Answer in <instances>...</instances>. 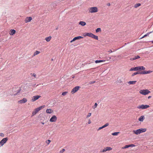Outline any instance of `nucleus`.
I'll return each mask as SVG.
<instances>
[{
    "label": "nucleus",
    "mask_w": 153,
    "mask_h": 153,
    "mask_svg": "<svg viewBox=\"0 0 153 153\" xmlns=\"http://www.w3.org/2000/svg\"><path fill=\"white\" fill-rule=\"evenodd\" d=\"M91 123V121L90 120H89L88 121V123L89 124H90Z\"/></svg>",
    "instance_id": "46"
},
{
    "label": "nucleus",
    "mask_w": 153,
    "mask_h": 153,
    "mask_svg": "<svg viewBox=\"0 0 153 153\" xmlns=\"http://www.w3.org/2000/svg\"><path fill=\"white\" fill-rule=\"evenodd\" d=\"M153 32V31H151V32H148V33L146 34H145V35H144L142 37H141L140 39H142V38H144V37L147 36H148L150 34L152 33V32Z\"/></svg>",
    "instance_id": "24"
},
{
    "label": "nucleus",
    "mask_w": 153,
    "mask_h": 153,
    "mask_svg": "<svg viewBox=\"0 0 153 153\" xmlns=\"http://www.w3.org/2000/svg\"><path fill=\"white\" fill-rule=\"evenodd\" d=\"M91 113H89L88 114V115L87 116V118H88V117H90L91 116Z\"/></svg>",
    "instance_id": "42"
},
{
    "label": "nucleus",
    "mask_w": 153,
    "mask_h": 153,
    "mask_svg": "<svg viewBox=\"0 0 153 153\" xmlns=\"http://www.w3.org/2000/svg\"><path fill=\"white\" fill-rule=\"evenodd\" d=\"M38 85H37L36 86H38Z\"/></svg>",
    "instance_id": "60"
},
{
    "label": "nucleus",
    "mask_w": 153,
    "mask_h": 153,
    "mask_svg": "<svg viewBox=\"0 0 153 153\" xmlns=\"http://www.w3.org/2000/svg\"><path fill=\"white\" fill-rule=\"evenodd\" d=\"M91 37L97 40H98V36L94 35L93 34L92 35Z\"/></svg>",
    "instance_id": "25"
},
{
    "label": "nucleus",
    "mask_w": 153,
    "mask_h": 153,
    "mask_svg": "<svg viewBox=\"0 0 153 153\" xmlns=\"http://www.w3.org/2000/svg\"><path fill=\"white\" fill-rule=\"evenodd\" d=\"M100 31H101V29L100 28H98L96 30V33H98Z\"/></svg>",
    "instance_id": "33"
},
{
    "label": "nucleus",
    "mask_w": 153,
    "mask_h": 153,
    "mask_svg": "<svg viewBox=\"0 0 153 153\" xmlns=\"http://www.w3.org/2000/svg\"><path fill=\"white\" fill-rule=\"evenodd\" d=\"M145 119V117L144 116H142L140 117L138 119V120L141 122L143 121L144 119Z\"/></svg>",
    "instance_id": "21"
},
{
    "label": "nucleus",
    "mask_w": 153,
    "mask_h": 153,
    "mask_svg": "<svg viewBox=\"0 0 153 153\" xmlns=\"http://www.w3.org/2000/svg\"><path fill=\"white\" fill-rule=\"evenodd\" d=\"M110 5H111V4H110V3H108V4H107V6H110Z\"/></svg>",
    "instance_id": "50"
},
{
    "label": "nucleus",
    "mask_w": 153,
    "mask_h": 153,
    "mask_svg": "<svg viewBox=\"0 0 153 153\" xmlns=\"http://www.w3.org/2000/svg\"><path fill=\"white\" fill-rule=\"evenodd\" d=\"M138 74H142L141 71H138L137 72H135L132 75V76H134Z\"/></svg>",
    "instance_id": "18"
},
{
    "label": "nucleus",
    "mask_w": 153,
    "mask_h": 153,
    "mask_svg": "<svg viewBox=\"0 0 153 153\" xmlns=\"http://www.w3.org/2000/svg\"><path fill=\"white\" fill-rule=\"evenodd\" d=\"M129 147H134L135 146L133 144H129Z\"/></svg>",
    "instance_id": "38"
},
{
    "label": "nucleus",
    "mask_w": 153,
    "mask_h": 153,
    "mask_svg": "<svg viewBox=\"0 0 153 153\" xmlns=\"http://www.w3.org/2000/svg\"><path fill=\"white\" fill-rule=\"evenodd\" d=\"M152 72L151 71H141L142 74H146L150 73Z\"/></svg>",
    "instance_id": "14"
},
{
    "label": "nucleus",
    "mask_w": 153,
    "mask_h": 153,
    "mask_svg": "<svg viewBox=\"0 0 153 153\" xmlns=\"http://www.w3.org/2000/svg\"><path fill=\"white\" fill-rule=\"evenodd\" d=\"M97 103H95L94 104V106H93L92 107V108L93 109H95V108H96L97 106Z\"/></svg>",
    "instance_id": "34"
},
{
    "label": "nucleus",
    "mask_w": 153,
    "mask_h": 153,
    "mask_svg": "<svg viewBox=\"0 0 153 153\" xmlns=\"http://www.w3.org/2000/svg\"><path fill=\"white\" fill-rule=\"evenodd\" d=\"M41 97V96L40 95H36L33 96L32 98L31 101L32 102H34L36 100H38Z\"/></svg>",
    "instance_id": "9"
},
{
    "label": "nucleus",
    "mask_w": 153,
    "mask_h": 153,
    "mask_svg": "<svg viewBox=\"0 0 153 153\" xmlns=\"http://www.w3.org/2000/svg\"><path fill=\"white\" fill-rule=\"evenodd\" d=\"M41 123L43 125H44L45 123H44L42 122H41Z\"/></svg>",
    "instance_id": "53"
},
{
    "label": "nucleus",
    "mask_w": 153,
    "mask_h": 153,
    "mask_svg": "<svg viewBox=\"0 0 153 153\" xmlns=\"http://www.w3.org/2000/svg\"><path fill=\"white\" fill-rule=\"evenodd\" d=\"M21 88H20L17 91V92L16 93H15L14 95H18L19 94V93H20V91H21Z\"/></svg>",
    "instance_id": "31"
},
{
    "label": "nucleus",
    "mask_w": 153,
    "mask_h": 153,
    "mask_svg": "<svg viewBox=\"0 0 153 153\" xmlns=\"http://www.w3.org/2000/svg\"><path fill=\"white\" fill-rule=\"evenodd\" d=\"M139 92L140 94H142L144 95H146L150 93L151 92L148 89H145L143 90H140V91Z\"/></svg>",
    "instance_id": "3"
},
{
    "label": "nucleus",
    "mask_w": 153,
    "mask_h": 153,
    "mask_svg": "<svg viewBox=\"0 0 153 153\" xmlns=\"http://www.w3.org/2000/svg\"><path fill=\"white\" fill-rule=\"evenodd\" d=\"M135 57H136V59H137L140 58V56L138 55H137L136 56H135Z\"/></svg>",
    "instance_id": "44"
},
{
    "label": "nucleus",
    "mask_w": 153,
    "mask_h": 153,
    "mask_svg": "<svg viewBox=\"0 0 153 153\" xmlns=\"http://www.w3.org/2000/svg\"><path fill=\"white\" fill-rule=\"evenodd\" d=\"M106 58L107 60H109L110 59H111V57H107Z\"/></svg>",
    "instance_id": "47"
},
{
    "label": "nucleus",
    "mask_w": 153,
    "mask_h": 153,
    "mask_svg": "<svg viewBox=\"0 0 153 153\" xmlns=\"http://www.w3.org/2000/svg\"><path fill=\"white\" fill-rule=\"evenodd\" d=\"M108 52L110 53H111L113 52V51L111 50H110Z\"/></svg>",
    "instance_id": "48"
},
{
    "label": "nucleus",
    "mask_w": 153,
    "mask_h": 153,
    "mask_svg": "<svg viewBox=\"0 0 153 153\" xmlns=\"http://www.w3.org/2000/svg\"><path fill=\"white\" fill-rule=\"evenodd\" d=\"M0 136L2 137H4V134L3 133H0Z\"/></svg>",
    "instance_id": "41"
},
{
    "label": "nucleus",
    "mask_w": 153,
    "mask_h": 153,
    "mask_svg": "<svg viewBox=\"0 0 153 153\" xmlns=\"http://www.w3.org/2000/svg\"><path fill=\"white\" fill-rule=\"evenodd\" d=\"M98 9L97 7H94L89 8V11L90 13H96L98 11Z\"/></svg>",
    "instance_id": "4"
},
{
    "label": "nucleus",
    "mask_w": 153,
    "mask_h": 153,
    "mask_svg": "<svg viewBox=\"0 0 153 153\" xmlns=\"http://www.w3.org/2000/svg\"><path fill=\"white\" fill-rule=\"evenodd\" d=\"M45 107V105H43L35 109L32 112V116H33L36 115L40 110Z\"/></svg>",
    "instance_id": "1"
},
{
    "label": "nucleus",
    "mask_w": 153,
    "mask_h": 153,
    "mask_svg": "<svg viewBox=\"0 0 153 153\" xmlns=\"http://www.w3.org/2000/svg\"><path fill=\"white\" fill-rule=\"evenodd\" d=\"M93 33H85L84 34V36H88L91 37Z\"/></svg>",
    "instance_id": "13"
},
{
    "label": "nucleus",
    "mask_w": 153,
    "mask_h": 153,
    "mask_svg": "<svg viewBox=\"0 0 153 153\" xmlns=\"http://www.w3.org/2000/svg\"><path fill=\"white\" fill-rule=\"evenodd\" d=\"M146 130V128H140L136 130H133V132L136 134L138 135L141 133L145 132Z\"/></svg>",
    "instance_id": "2"
},
{
    "label": "nucleus",
    "mask_w": 153,
    "mask_h": 153,
    "mask_svg": "<svg viewBox=\"0 0 153 153\" xmlns=\"http://www.w3.org/2000/svg\"><path fill=\"white\" fill-rule=\"evenodd\" d=\"M80 87L79 86H76L71 91V93L72 94H74L80 88Z\"/></svg>",
    "instance_id": "7"
},
{
    "label": "nucleus",
    "mask_w": 153,
    "mask_h": 153,
    "mask_svg": "<svg viewBox=\"0 0 153 153\" xmlns=\"http://www.w3.org/2000/svg\"><path fill=\"white\" fill-rule=\"evenodd\" d=\"M137 82L136 81H130L128 82V83L129 84H134Z\"/></svg>",
    "instance_id": "26"
},
{
    "label": "nucleus",
    "mask_w": 153,
    "mask_h": 153,
    "mask_svg": "<svg viewBox=\"0 0 153 153\" xmlns=\"http://www.w3.org/2000/svg\"><path fill=\"white\" fill-rule=\"evenodd\" d=\"M140 5H141L140 4V3L136 4H135V5L134 6V7L135 8H137V7L140 6Z\"/></svg>",
    "instance_id": "30"
},
{
    "label": "nucleus",
    "mask_w": 153,
    "mask_h": 153,
    "mask_svg": "<svg viewBox=\"0 0 153 153\" xmlns=\"http://www.w3.org/2000/svg\"><path fill=\"white\" fill-rule=\"evenodd\" d=\"M138 70H145V68L143 66H138L137 67Z\"/></svg>",
    "instance_id": "17"
},
{
    "label": "nucleus",
    "mask_w": 153,
    "mask_h": 153,
    "mask_svg": "<svg viewBox=\"0 0 153 153\" xmlns=\"http://www.w3.org/2000/svg\"><path fill=\"white\" fill-rule=\"evenodd\" d=\"M27 101V100L26 98H24L23 99L18 101V102L20 103H24Z\"/></svg>",
    "instance_id": "11"
},
{
    "label": "nucleus",
    "mask_w": 153,
    "mask_h": 153,
    "mask_svg": "<svg viewBox=\"0 0 153 153\" xmlns=\"http://www.w3.org/2000/svg\"><path fill=\"white\" fill-rule=\"evenodd\" d=\"M112 149V148L109 147H106L102 151V152H105L111 150Z\"/></svg>",
    "instance_id": "10"
},
{
    "label": "nucleus",
    "mask_w": 153,
    "mask_h": 153,
    "mask_svg": "<svg viewBox=\"0 0 153 153\" xmlns=\"http://www.w3.org/2000/svg\"><path fill=\"white\" fill-rule=\"evenodd\" d=\"M95 82V81H91L90 82H89V84H93V83H94Z\"/></svg>",
    "instance_id": "43"
},
{
    "label": "nucleus",
    "mask_w": 153,
    "mask_h": 153,
    "mask_svg": "<svg viewBox=\"0 0 153 153\" xmlns=\"http://www.w3.org/2000/svg\"><path fill=\"white\" fill-rule=\"evenodd\" d=\"M51 60L52 61H53V59H51Z\"/></svg>",
    "instance_id": "56"
},
{
    "label": "nucleus",
    "mask_w": 153,
    "mask_h": 153,
    "mask_svg": "<svg viewBox=\"0 0 153 153\" xmlns=\"http://www.w3.org/2000/svg\"><path fill=\"white\" fill-rule=\"evenodd\" d=\"M32 19V18L31 17H27L25 19V23H27L28 22H30Z\"/></svg>",
    "instance_id": "12"
},
{
    "label": "nucleus",
    "mask_w": 153,
    "mask_h": 153,
    "mask_svg": "<svg viewBox=\"0 0 153 153\" xmlns=\"http://www.w3.org/2000/svg\"><path fill=\"white\" fill-rule=\"evenodd\" d=\"M119 133H120L119 132H115L112 133V135L113 136H116Z\"/></svg>",
    "instance_id": "29"
},
{
    "label": "nucleus",
    "mask_w": 153,
    "mask_h": 153,
    "mask_svg": "<svg viewBox=\"0 0 153 153\" xmlns=\"http://www.w3.org/2000/svg\"><path fill=\"white\" fill-rule=\"evenodd\" d=\"M129 71H138L137 67H135L132 68L130 69Z\"/></svg>",
    "instance_id": "23"
},
{
    "label": "nucleus",
    "mask_w": 153,
    "mask_h": 153,
    "mask_svg": "<svg viewBox=\"0 0 153 153\" xmlns=\"http://www.w3.org/2000/svg\"><path fill=\"white\" fill-rule=\"evenodd\" d=\"M16 31L14 29H11L10 30V34L11 35H13L15 33Z\"/></svg>",
    "instance_id": "16"
},
{
    "label": "nucleus",
    "mask_w": 153,
    "mask_h": 153,
    "mask_svg": "<svg viewBox=\"0 0 153 153\" xmlns=\"http://www.w3.org/2000/svg\"><path fill=\"white\" fill-rule=\"evenodd\" d=\"M83 37L80 36L76 37L74 38V40L75 41L76 40L79 39H80L83 38Z\"/></svg>",
    "instance_id": "19"
},
{
    "label": "nucleus",
    "mask_w": 153,
    "mask_h": 153,
    "mask_svg": "<svg viewBox=\"0 0 153 153\" xmlns=\"http://www.w3.org/2000/svg\"><path fill=\"white\" fill-rule=\"evenodd\" d=\"M51 36H48L45 38V40L47 42H48L50 41L51 39Z\"/></svg>",
    "instance_id": "27"
},
{
    "label": "nucleus",
    "mask_w": 153,
    "mask_h": 153,
    "mask_svg": "<svg viewBox=\"0 0 153 153\" xmlns=\"http://www.w3.org/2000/svg\"><path fill=\"white\" fill-rule=\"evenodd\" d=\"M36 85V84H35L34 85H32V86H33V87H34V86H35V85Z\"/></svg>",
    "instance_id": "54"
},
{
    "label": "nucleus",
    "mask_w": 153,
    "mask_h": 153,
    "mask_svg": "<svg viewBox=\"0 0 153 153\" xmlns=\"http://www.w3.org/2000/svg\"><path fill=\"white\" fill-rule=\"evenodd\" d=\"M96 68H93V69H95Z\"/></svg>",
    "instance_id": "61"
},
{
    "label": "nucleus",
    "mask_w": 153,
    "mask_h": 153,
    "mask_svg": "<svg viewBox=\"0 0 153 153\" xmlns=\"http://www.w3.org/2000/svg\"><path fill=\"white\" fill-rule=\"evenodd\" d=\"M75 40H74V39H73V40H71L70 42L71 43L72 42H73Z\"/></svg>",
    "instance_id": "49"
},
{
    "label": "nucleus",
    "mask_w": 153,
    "mask_h": 153,
    "mask_svg": "<svg viewBox=\"0 0 153 153\" xmlns=\"http://www.w3.org/2000/svg\"><path fill=\"white\" fill-rule=\"evenodd\" d=\"M8 140V137H6L0 141V145L1 146H2L4 143H6V142H7Z\"/></svg>",
    "instance_id": "5"
},
{
    "label": "nucleus",
    "mask_w": 153,
    "mask_h": 153,
    "mask_svg": "<svg viewBox=\"0 0 153 153\" xmlns=\"http://www.w3.org/2000/svg\"><path fill=\"white\" fill-rule=\"evenodd\" d=\"M75 76H73V77H72V78H74Z\"/></svg>",
    "instance_id": "57"
},
{
    "label": "nucleus",
    "mask_w": 153,
    "mask_h": 153,
    "mask_svg": "<svg viewBox=\"0 0 153 153\" xmlns=\"http://www.w3.org/2000/svg\"><path fill=\"white\" fill-rule=\"evenodd\" d=\"M65 150L64 149H63L62 150H61L60 152V153H63L65 151Z\"/></svg>",
    "instance_id": "40"
},
{
    "label": "nucleus",
    "mask_w": 153,
    "mask_h": 153,
    "mask_svg": "<svg viewBox=\"0 0 153 153\" xmlns=\"http://www.w3.org/2000/svg\"><path fill=\"white\" fill-rule=\"evenodd\" d=\"M57 120V118L55 115H53L50 120L51 122H55Z\"/></svg>",
    "instance_id": "8"
},
{
    "label": "nucleus",
    "mask_w": 153,
    "mask_h": 153,
    "mask_svg": "<svg viewBox=\"0 0 153 153\" xmlns=\"http://www.w3.org/2000/svg\"><path fill=\"white\" fill-rule=\"evenodd\" d=\"M105 60H97L95 61V62L96 63H98L105 62Z\"/></svg>",
    "instance_id": "28"
},
{
    "label": "nucleus",
    "mask_w": 153,
    "mask_h": 153,
    "mask_svg": "<svg viewBox=\"0 0 153 153\" xmlns=\"http://www.w3.org/2000/svg\"><path fill=\"white\" fill-rule=\"evenodd\" d=\"M79 24L81 25L82 26H85V25H86V23L84 22L80 21L79 22Z\"/></svg>",
    "instance_id": "22"
},
{
    "label": "nucleus",
    "mask_w": 153,
    "mask_h": 153,
    "mask_svg": "<svg viewBox=\"0 0 153 153\" xmlns=\"http://www.w3.org/2000/svg\"><path fill=\"white\" fill-rule=\"evenodd\" d=\"M40 52L39 51H36L34 53V56H35L36 55L38 54L39 53H40Z\"/></svg>",
    "instance_id": "32"
},
{
    "label": "nucleus",
    "mask_w": 153,
    "mask_h": 153,
    "mask_svg": "<svg viewBox=\"0 0 153 153\" xmlns=\"http://www.w3.org/2000/svg\"><path fill=\"white\" fill-rule=\"evenodd\" d=\"M31 74V75H32V76H34V77H36V74H34V73H33V74Z\"/></svg>",
    "instance_id": "45"
},
{
    "label": "nucleus",
    "mask_w": 153,
    "mask_h": 153,
    "mask_svg": "<svg viewBox=\"0 0 153 153\" xmlns=\"http://www.w3.org/2000/svg\"><path fill=\"white\" fill-rule=\"evenodd\" d=\"M136 57L134 56V58H131L130 59V60H131V61H134L135 59H136Z\"/></svg>",
    "instance_id": "39"
},
{
    "label": "nucleus",
    "mask_w": 153,
    "mask_h": 153,
    "mask_svg": "<svg viewBox=\"0 0 153 153\" xmlns=\"http://www.w3.org/2000/svg\"><path fill=\"white\" fill-rule=\"evenodd\" d=\"M53 110L51 109H48L46 110V112L47 113L51 114L53 112Z\"/></svg>",
    "instance_id": "20"
},
{
    "label": "nucleus",
    "mask_w": 153,
    "mask_h": 153,
    "mask_svg": "<svg viewBox=\"0 0 153 153\" xmlns=\"http://www.w3.org/2000/svg\"><path fill=\"white\" fill-rule=\"evenodd\" d=\"M58 29V27H57L56 28V30H57Z\"/></svg>",
    "instance_id": "52"
},
{
    "label": "nucleus",
    "mask_w": 153,
    "mask_h": 153,
    "mask_svg": "<svg viewBox=\"0 0 153 153\" xmlns=\"http://www.w3.org/2000/svg\"><path fill=\"white\" fill-rule=\"evenodd\" d=\"M67 91H64L62 93V95L63 96H65L67 94Z\"/></svg>",
    "instance_id": "36"
},
{
    "label": "nucleus",
    "mask_w": 153,
    "mask_h": 153,
    "mask_svg": "<svg viewBox=\"0 0 153 153\" xmlns=\"http://www.w3.org/2000/svg\"><path fill=\"white\" fill-rule=\"evenodd\" d=\"M151 96H149L148 97V99H150V98H151Z\"/></svg>",
    "instance_id": "51"
},
{
    "label": "nucleus",
    "mask_w": 153,
    "mask_h": 153,
    "mask_svg": "<svg viewBox=\"0 0 153 153\" xmlns=\"http://www.w3.org/2000/svg\"><path fill=\"white\" fill-rule=\"evenodd\" d=\"M122 82L120 81V82H119L120 83H121Z\"/></svg>",
    "instance_id": "59"
},
{
    "label": "nucleus",
    "mask_w": 153,
    "mask_h": 153,
    "mask_svg": "<svg viewBox=\"0 0 153 153\" xmlns=\"http://www.w3.org/2000/svg\"><path fill=\"white\" fill-rule=\"evenodd\" d=\"M128 147H129V145H126L125 146H124V147H123L122 148L124 149L127 148Z\"/></svg>",
    "instance_id": "35"
},
{
    "label": "nucleus",
    "mask_w": 153,
    "mask_h": 153,
    "mask_svg": "<svg viewBox=\"0 0 153 153\" xmlns=\"http://www.w3.org/2000/svg\"><path fill=\"white\" fill-rule=\"evenodd\" d=\"M51 141L49 140H47L46 141V143L48 144H49L51 142Z\"/></svg>",
    "instance_id": "37"
},
{
    "label": "nucleus",
    "mask_w": 153,
    "mask_h": 153,
    "mask_svg": "<svg viewBox=\"0 0 153 153\" xmlns=\"http://www.w3.org/2000/svg\"><path fill=\"white\" fill-rule=\"evenodd\" d=\"M109 124L108 123H106L105 124L104 126H102V127H100L98 129V130H100L102 129L103 128H104L107 126H108L109 125Z\"/></svg>",
    "instance_id": "15"
},
{
    "label": "nucleus",
    "mask_w": 153,
    "mask_h": 153,
    "mask_svg": "<svg viewBox=\"0 0 153 153\" xmlns=\"http://www.w3.org/2000/svg\"><path fill=\"white\" fill-rule=\"evenodd\" d=\"M151 42H152V44H153V41H151Z\"/></svg>",
    "instance_id": "55"
},
{
    "label": "nucleus",
    "mask_w": 153,
    "mask_h": 153,
    "mask_svg": "<svg viewBox=\"0 0 153 153\" xmlns=\"http://www.w3.org/2000/svg\"><path fill=\"white\" fill-rule=\"evenodd\" d=\"M15 88H13V90H14V89Z\"/></svg>",
    "instance_id": "58"
},
{
    "label": "nucleus",
    "mask_w": 153,
    "mask_h": 153,
    "mask_svg": "<svg viewBox=\"0 0 153 153\" xmlns=\"http://www.w3.org/2000/svg\"><path fill=\"white\" fill-rule=\"evenodd\" d=\"M149 105H142L140 106H138L137 108L139 109H145L149 107Z\"/></svg>",
    "instance_id": "6"
}]
</instances>
